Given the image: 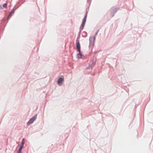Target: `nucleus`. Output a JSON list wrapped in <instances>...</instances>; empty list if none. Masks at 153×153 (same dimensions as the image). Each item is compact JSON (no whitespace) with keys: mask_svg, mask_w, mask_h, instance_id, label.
Returning a JSON list of instances; mask_svg holds the SVG:
<instances>
[{"mask_svg":"<svg viewBox=\"0 0 153 153\" xmlns=\"http://www.w3.org/2000/svg\"><path fill=\"white\" fill-rule=\"evenodd\" d=\"M99 30H97L95 33V36H91L90 37L89 40L90 42L89 45V47L91 49L94 46V42L95 41V36L97 35L98 32Z\"/></svg>","mask_w":153,"mask_h":153,"instance_id":"nucleus-1","label":"nucleus"},{"mask_svg":"<svg viewBox=\"0 0 153 153\" xmlns=\"http://www.w3.org/2000/svg\"><path fill=\"white\" fill-rule=\"evenodd\" d=\"M87 16V15H86L83 19L82 24L80 27V30H82L84 27V25L86 21Z\"/></svg>","mask_w":153,"mask_h":153,"instance_id":"nucleus-2","label":"nucleus"},{"mask_svg":"<svg viewBox=\"0 0 153 153\" xmlns=\"http://www.w3.org/2000/svg\"><path fill=\"white\" fill-rule=\"evenodd\" d=\"M118 9L119 8H118L113 7L111 8V17L114 16V13L117 12Z\"/></svg>","mask_w":153,"mask_h":153,"instance_id":"nucleus-3","label":"nucleus"},{"mask_svg":"<svg viewBox=\"0 0 153 153\" xmlns=\"http://www.w3.org/2000/svg\"><path fill=\"white\" fill-rule=\"evenodd\" d=\"M37 114H35L33 117L31 118L27 122L28 124H31L33 123L35 120L37 118Z\"/></svg>","mask_w":153,"mask_h":153,"instance_id":"nucleus-4","label":"nucleus"},{"mask_svg":"<svg viewBox=\"0 0 153 153\" xmlns=\"http://www.w3.org/2000/svg\"><path fill=\"white\" fill-rule=\"evenodd\" d=\"M96 60L95 59H93L91 65H90L88 67L86 68L87 69H91L95 65Z\"/></svg>","mask_w":153,"mask_h":153,"instance_id":"nucleus-5","label":"nucleus"},{"mask_svg":"<svg viewBox=\"0 0 153 153\" xmlns=\"http://www.w3.org/2000/svg\"><path fill=\"white\" fill-rule=\"evenodd\" d=\"M64 81V79L62 77H60L59 78L57 81V84L60 85H61V83L62 82H63Z\"/></svg>","mask_w":153,"mask_h":153,"instance_id":"nucleus-6","label":"nucleus"},{"mask_svg":"<svg viewBox=\"0 0 153 153\" xmlns=\"http://www.w3.org/2000/svg\"><path fill=\"white\" fill-rule=\"evenodd\" d=\"M76 46L77 51L79 52H80V46L79 42V41L76 42Z\"/></svg>","mask_w":153,"mask_h":153,"instance_id":"nucleus-7","label":"nucleus"},{"mask_svg":"<svg viewBox=\"0 0 153 153\" xmlns=\"http://www.w3.org/2000/svg\"><path fill=\"white\" fill-rule=\"evenodd\" d=\"M15 10H13L11 11L10 12V14H9V16H8V18H7V19H9L10 18V17L11 16V14H12V13H13L14 12V11H15Z\"/></svg>","mask_w":153,"mask_h":153,"instance_id":"nucleus-8","label":"nucleus"},{"mask_svg":"<svg viewBox=\"0 0 153 153\" xmlns=\"http://www.w3.org/2000/svg\"><path fill=\"white\" fill-rule=\"evenodd\" d=\"M82 54L81 53V51H80V52H79V53L77 54V57L79 58H82Z\"/></svg>","mask_w":153,"mask_h":153,"instance_id":"nucleus-9","label":"nucleus"},{"mask_svg":"<svg viewBox=\"0 0 153 153\" xmlns=\"http://www.w3.org/2000/svg\"><path fill=\"white\" fill-rule=\"evenodd\" d=\"M25 143V139L23 138L22 140V142L21 143V145H22L24 146V145Z\"/></svg>","mask_w":153,"mask_h":153,"instance_id":"nucleus-10","label":"nucleus"},{"mask_svg":"<svg viewBox=\"0 0 153 153\" xmlns=\"http://www.w3.org/2000/svg\"><path fill=\"white\" fill-rule=\"evenodd\" d=\"M7 3H5L4 4L2 5V6H3V7H4V8L6 7H7Z\"/></svg>","mask_w":153,"mask_h":153,"instance_id":"nucleus-11","label":"nucleus"},{"mask_svg":"<svg viewBox=\"0 0 153 153\" xmlns=\"http://www.w3.org/2000/svg\"><path fill=\"white\" fill-rule=\"evenodd\" d=\"M22 150V149H19V150L17 152V153H21Z\"/></svg>","mask_w":153,"mask_h":153,"instance_id":"nucleus-12","label":"nucleus"},{"mask_svg":"<svg viewBox=\"0 0 153 153\" xmlns=\"http://www.w3.org/2000/svg\"><path fill=\"white\" fill-rule=\"evenodd\" d=\"M23 146H24L23 145H21L20 147V149H22L23 148Z\"/></svg>","mask_w":153,"mask_h":153,"instance_id":"nucleus-13","label":"nucleus"},{"mask_svg":"<svg viewBox=\"0 0 153 153\" xmlns=\"http://www.w3.org/2000/svg\"><path fill=\"white\" fill-rule=\"evenodd\" d=\"M81 30H80V31H79V34H81Z\"/></svg>","mask_w":153,"mask_h":153,"instance_id":"nucleus-14","label":"nucleus"},{"mask_svg":"<svg viewBox=\"0 0 153 153\" xmlns=\"http://www.w3.org/2000/svg\"><path fill=\"white\" fill-rule=\"evenodd\" d=\"M0 7H1V9H2V7H1V5H0Z\"/></svg>","mask_w":153,"mask_h":153,"instance_id":"nucleus-15","label":"nucleus"}]
</instances>
